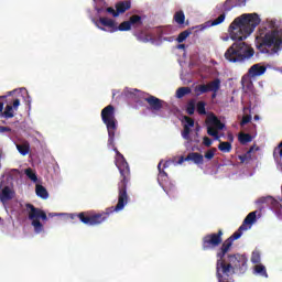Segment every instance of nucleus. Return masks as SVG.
Masks as SVG:
<instances>
[{
  "instance_id": "nucleus-1",
  "label": "nucleus",
  "mask_w": 282,
  "mask_h": 282,
  "mask_svg": "<svg viewBox=\"0 0 282 282\" xmlns=\"http://www.w3.org/2000/svg\"><path fill=\"white\" fill-rule=\"evenodd\" d=\"M116 108L112 105L106 106L101 110V120L107 127L108 131V147H111L116 153L115 164L120 173V182L118 183V203L113 207L106 208L105 212H82L77 215L82 224L86 226H100L105 224L113 213H120L124 209V206L129 204V194H127V184L131 182V169L124 155L116 148V131H118V120H116Z\"/></svg>"
},
{
  "instance_id": "nucleus-2",
  "label": "nucleus",
  "mask_w": 282,
  "mask_h": 282,
  "mask_svg": "<svg viewBox=\"0 0 282 282\" xmlns=\"http://www.w3.org/2000/svg\"><path fill=\"white\" fill-rule=\"evenodd\" d=\"M261 23V18L257 13H243L236 18L228 28L231 41H237L225 52V61L228 63H246L254 56V48L243 42Z\"/></svg>"
},
{
  "instance_id": "nucleus-3",
  "label": "nucleus",
  "mask_w": 282,
  "mask_h": 282,
  "mask_svg": "<svg viewBox=\"0 0 282 282\" xmlns=\"http://www.w3.org/2000/svg\"><path fill=\"white\" fill-rule=\"evenodd\" d=\"M249 230V227L241 226L235 231L229 238H227L220 246V248L216 252V276L218 282H235V272L240 274H245L246 270H248V258L237 254H228L232 249V243L237 241V239H241V235L243 231ZM226 254L227 260H226Z\"/></svg>"
},
{
  "instance_id": "nucleus-4",
  "label": "nucleus",
  "mask_w": 282,
  "mask_h": 282,
  "mask_svg": "<svg viewBox=\"0 0 282 282\" xmlns=\"http://www.w3.org/2000/svg\"><path fill=\"white\" fill-rule=\"evenodd\" d=\"M25 208L28 217L31 221V226L34 228V232H36V235H41V232L44 230L41 219L43 221H47V214L43 209L37 208L30 203L25 204Z\"/></svg>"
},
{
  "instance_id": "nucleus-5",
  "label": "nucleus",
  "mask_w": 282,
  "mask_h": 282,
  "mask_svg": "<svg viewBox=\"0 0 282 282\" xmlns=\"http://www.w3.org/2000/svg\"><path fill=\"white\" fill-rule=\"evenodd\" d=\"M273 47L275 50H280L282 45V39L279 36V31H269L261 37L260 44L257 47L260 50L262 54L268 53V48L265 47Z\"/></svg>"
},
{
  "instance_id": "nucleus-6",
  "label": "nucleus",
  "mask_w": 282,
  "mask_h": 282,
  "mask_svg": "<svg viewBox=\"0 0 282 282\" xmlns=\"http://www.w3.org/2000/svg\"><path fill=\"white\" fill-rule=\"evenodd\" d=\"M224 230L219 229L216 234H209L203 237L202 248L203 250H215L218 246H221L224 241Z\"/></svg>"
},
{
  "instance_id": "nucleus-7",
  "label": "nucleus",
  "mask_w": 282,
  "mask_h": 282,
  "mask_svg": "<svg viewBox=\"0 0 282 282\" xmlns=\"http://www.w3.org/2000/svg\"><path fill=\"white\" fill-rule=\"evenodd\" d=\"M144 25L142 17L139 14H133L129 18L128 21H123L118 25L119 32H129L131 28L135 31L140 30Z\"/></svg>"
},
{
  "instance_id": "nucleus-8",
  "label": "nucleus",
  "mask_w": 282,
  "mask_h": 282,
  "mask_svg": "<svg viewBox=\"0 0 282 282\" xmlns=\"http://www.w3.org/2000/svg\"><path fill=\"white\" fill-rule=\"evenodd\" d=\"M258 204H265L267 206H269V208H271V210H273V213H275L278 219H282V203L276 200L274 197H260L258 199Z\"/></svg>"
},
{
  "instance_id": "nucleus-9",
  "label": "nucleus",
  "mask_w": 282,
  "mask_h": 282,
  "mask_svg": "<svg viewBox=\"0 0 282 282\" xmlns=\"http://www.w3.org/2000/svg\"><path fill=\"white\" fill-rule=\"evenodd\" d=\"M221 89V79L215 78L208 84H202L195 87V91L197 96H202V94H208V91H219Z\"/></svg>"
},
{
  "instance_id": "nucleus-10",
  "label": "nucleus",
  "mask_w": 282,
  "mask_h": 282,
  "mask_svg": "<svg viewBox=\"0 0 282 282\" xmlns=\"http://www.w3.org/2000/svg\"><path fill=\"white\" fill-rule=\"evenodd\" d=\"M19 107H21V99H13L12 104H8L3 110L2 118L6 120H10V118H14V111H19Z\"/></svg>"
},
{
  "instance_id": "nucleus-11",
  "label": "nucleus",
  "mask_w": 282,
  "mask_h": 282,
  "mask_svg": "<svg viewBox=\"0 0 282 282\" xmlns=\"http://www.w3.org/2000/svg\"><path fill=\"white\" fill-rule=\"evenodd\" d=\"M144 100H145V102H148L151 111H161L165 105L164 100H162L153 95H150Z\"/></svg>"
},
{
  "instance_id": "nucleus-12",
  "label": "nucleus",
  "mask_w": 282,
  "mask_h": 282,
  "mask_svg": "<svg viewBox=\"0 0 282 282\" xmlns=\"http://www.w3.org/2000/svg\"><path fill=\"white\" fill-rule=\"evenodd\" d=\"M268 72V67L265 65H262L261 63L253 64L249 70L248 75L249 78H259V76H263Z\"/></svg>"
},
{
  "instance_id": "nucleus-13",
  "label": "nucleus",
  "mask_w": 282,
  "mask_h": 282,
  "mask_svg": "<svg viewBox=\"0 0 282 282\" xmlns=\"http://www.w3.org/2000/svg\"><path fill=\"white\" fill-rule=\"evenodd\" d=\"M10 199H14V191H12L10 186H4L0 191V202H2V204H6L7 202H10Z\"/></svg>"
},
{
  "instance_id": "nucleus-14",
  "label": "nucleus",
  "mask_w": 282,
  "mask_h": 282,
  "mask_svg": "<svg viewBox=\"0 0 282 282\" xmlns=\"http://www.w3.org/2000/svg\"><path fill=\"white\" fill-rule=\"evenodd\" d=\"M207 123L209 126H212L214 129H216L217 131H221L226 126L221 122V120H219V118H217V116L215 115H210L207 118Z\"/></svg>"
},
{
  "instance_id": "nucleus-15",
  "label": "nucleus",
  "mask_w": 282,
  "mask_h": 282,
  "mask_svg": "<svg viewBox=\"0 0 282 282\" xmlns=\"http://www.w3.org/2000/svg\"><path fill=\"white\" fill-rule=\"evenodd\" d=\"M99 23L104 25V28H109L111 32H118V25L116 24V21L109 18H99Z\"/></svg>"
},
{
  "instance_id": "nucleus-16",
  "label": "nucleus",
  "mask_w": 282,
  "mask_h": 282,
  "mask_svg": "<svg viewBox=\"0 0 282 282\" xmlns=\"http://www.w3.org/2000/svg\"><path fill=\"white\" fill-rule=\"evenodd\" d=\"M186 160L188 162H194V164H204V155L197 153V152H191L187 154Z\"/></svg>"
},
{
  "instance_id": "nucleus-17",
  "label": "nucleus",
  "mask_w": 282,
  "mask_h": 282,
  "mask_svg": "<svg viewBox=\"0 0 282 282\" xmlns=\"http://www.w3.org/2000/svg\"><path fill=\"white\" fill-rule=\"evenodd\" d=\"M116 10L119 15L124 14L127 10H131V1L126 0V1L118 2L116 4Z\"/></svg>"
},
{
  "instance_id": "nucleus-18",
  "label": "nucleus",
  "mask_w": 282,
  "mask_h": 282,
  "mask_svg": "<svg viewBox=\"0 0 282 282\" xmlns=\"http://www.w3.org/2000/svg\"><path fill=\"white\" fill-rule=\"evenodd\" d=\"M254 221H257V212H251L247 215L241 226L250 229L252 224H254Z\"/></svg>"
},
{
  "instance_id": "nucleus-19",
  "label": "nucleus",
  "mask_w": 282,
  "mask_h": 282,
  "mask_svg": "<svg viewBox=\"0 0 282 282\" xmlns=\"http://www.w3.org/2000/svg\"><path fill=\"white\" fill-rule=\"evenodd\" d=\"M133 36L141 43H149V41H152L151 35L144 31H134Z\"/></svg>"
},
{
  "instance_id": "nucleus-20",
  "label": "nucleus",
  "mask_w": 282,
  "mask_h": 282,
  "mask_svg": "<svg viewBox=\"0 0 282 282\" xmlns=\"http://www.w3.org/2000/svg\"><path fill=\"white\" fill-rule=\"evenodd\" d=\"M159 175H158V182L160 186H164V182H166L169 174L162 169V162L158 164Z\"/></svg>"
},
{
  "instance_id": "nucleus-21",
  "label": "nucleus",
  "mask_w": 282,
  "mask_h": 282,
  "mask_svg": "<svg viewBox=\"0 0 282 282\" xmlns=\"http://www.w3.org/2000/svg\"><path fill=\"white\" fill-rule=\"evenodd\" d=\"M218 149L221 153H230V151H232V143L230 141L219 140Z\"/></svg>"
},
{
  "instance_id": "nucleus-22",
  "label": "nucleus",
  "mask_w": 282,
  "mask_h": 282,
  "mask_svg": "<svg viewBox=\"0 0 282 282\" xmlns=\"http://www.w3.org/2000/svg\"><path fill=\"white\" fill-rule=\"evenodd\" d=\"M35 193L41 199H47L50 197V193H47V189L43 185H36Z\"/></svg>"
},
{
  "instance_id": "nucleus-23",
  "label": "nucleus",
  "mask_w": 282,
  "mask_h": 282,
  "mask_svg": "<svg viewBox=\"0 0 282 282\" xmlns=\"http://www.w3.org/2000/svg\"><path fill=\"white\" fill-rule=\"evenodd\" d=\"M17 149L20 155H28L30 153V142L24 141L23 143L17 144Z\"/></svg>"
},
{
  "instance_id": "nucleus-24",
  "label": "nucleus",
  "mask_w": 282,
  "mask_h": 282,
  "mask_svg": "<svg viewBox=\"0 0 282 282\" xmlns=\"http://www.w3.org/2000/svg\"><path fill=\"white\" fill-rule=\"evenodd\" d=\"M241 85L242 89H246L247 91H252V88L254 87V84H252V80H250L248 76H242Z\"/></svg>"
},
{
  "instance_id": "nucleus-25",
  "label": "nucleus",
  "mask_w": 282,
  "mask_h": 282,
  "mask_svg": "<svg viewBox=\"0 0 282 282\" xmlns=\"http://www.w3.org/2000/svg\"><path fill=\"white\" fill-rule=\"evenodd\" d=\"M174 21L177 23V25H184V22L186 21V15L184 14V11H177L174 14Z\"/></svg>"
},
{
  "instance_id": "nucleus-26",
  "label": "nucleus",
  "mask_w": 282,
  "mask_h": 282,
  "mask_svg": "<svg viewBox=\"0 0 282 282\" xmlns=\"http://www.w3.org/2000/svg\"><path fill=\"white\" fill-rule=\"evenodd\" d=\"M191 91V87H181L176 90V98H184V96H188Z\"/></svg>"
},
{
  "instance_id": "nucleus-27",
  "label": "nucleus",
  "mask_w": 282,
  "mask_h": 282,
  "mask_svg": "<svg viewBox=\"0 0 282 282\" xmlns=\"http://www.w3.org/2000/svg\"><path fill=\"white\" fill-rule=\"evenodd\" d=\"M238 140L240 144H248V142H252V135L250 133H240Z\"/></svg>"
},
{
  "instance_id": "nucleus-28",
  "label": "nucleus",
  "mask_w": 282,
  "mask_h": 282,
  "mask_svg": "<svg viewBox=\"0 0 282 282\" xmlns=\"http://www.w3.org/2000/svg\"><path fill=\"white\" fill-rule=\"evenodd\" d=\"M234 8H237V0H226L224 3L225 12H230Z\"/></svg>"
},
{
  "instance_id": "nucleus-29",
  "label": "nucleus",
  "mask_w": 282,
  "mask_h": 282,
  "mask_svg": "<svg viewBox=\"0 0 282 282\" xmlns=\"http://www.w3.org/2000/svg\"><path fill=\"white\" fill-rule=\"evenodd\" d=\"M192 34L191 30H185L183 32H181L178 34V36L176 37L177 43H184V41H186L187 37H189Z\"/></svg>"
},
{
  "instance_id": "nucleus-30",
  "label": "nucleus",
  "mask_w": 282,
  "mask_h": 282,
  "mask_svg": "<svg viewBox=\"0 0 282 282\" xmlns=\"http://www.w3.org/2000/svg\"><path fill=\"white\" fill-rule=\"evenodd\" d=\"M256 274H260L261 276L268 278V271L265 270V265L263 264H257L254 267Z\"/></svg>"
},
{
  "instance_id": "nucleus-31",
  "label": "nucleus",
  "mask_w": 282,
  "mask_h": 282,
  "mask_svg": "<svg viewBox=\"0 0 282 282\" xmlns=\"http://www.w3.org/2000/svg\"><path fill=\"white\" fill-rule=\"evenodd\" d=\"M196 110L199 116H206V101H198L196 105Z\"/></svg>"
},
{
  "instance_id": "nucleus-32",
  "label": "nucleus",
  "mask_w": 282,
  "mask_h": 282,
  "mask_svg": "<svg viewBox=\"0 0 282 282\" xmlns=\"http://www.w3.org/2000/svg\"><path fill=\"white\" fill-rule=\"evenodd\" d=\"M186 113H188V116H193V113H195V99H192L187 102Z\"/></svg>"
},
{
  "instance_id": "nucleus-33",
  "label": "nucleus",
  "mask_w": 282,
  "mask_h": 282,
  "mask_svg": "<svg viewBox=\"0 0 282 282\" xmlns=\"http://www.w3.org/2000/svg\"><path fill=\"white\" fill-rule=\"evenodd\" d=\"M207 133L208 135H212L213 138H215V140H219V132L213 126L207 127Z\"/></svg>"
},
{
  "instance_id": "nucleus-34",
  "label": "nucleus",
  "mask_w": 282,
  "mask_h": 282,
  "mask_svg": "<svg viewBox=\"0 0 282 282\" xmlns=\"http://www.w3.org/2000/svg\"><path fill=\"white\" fill-rule=\"evenodd\" d=\"M25 175L32 182H36L39 180V177H36V173H34V171L31 167L25 170Z\"/></svg>"
},
{
  "instance_id": "nucleus-35",
  "label": "nucleus",
  "mask_w": 282,
  "mask_h": 282,
  "mask_svg": "<svg viewBox=\"0 0 282 282\" xmlns=\"http://www.w3.org/2000/svg\"><path fill=\"white\" fill-rule=\"evenodd\" d=\"M251 262L253 263H261V252L259 251H253L251 254Z\"/></svg>"
},
{
  "instance_id": "nucleus-36",
  "label": "nucleus",
  "mask_w": 282,
  "mask_h": 282,
  "mask_svg": "<svg viewBox=\"0 0 282 282\" xmlns=\"http://www.w3.org/2000/svg\"><path fill=\"white\" fill-rule=\"evenodd\" d=\"M226 21V13L220 14L218 18L213 20L212 25H219Z\"/></svg>"
},
{
  "instance_id": "nucleus-37",
  "label": "nucleus",
  "mask_w": 282,
  "mask_h": 282,
  "mask_svg": "<svg viewBox=\"0 0 282 282\" xmlns=\"http://www.w3.org/2000/svg\"><path fill=\"white\" fill-rule=\"evenodd\" d=\"M182 138H184V140L191 139V128H188V126H184L183 132H182Z\"/></svg>"
},
{
  "instance_id": "nucleus-38",
  "label": "nucleus",
  "mask_w": 282,
  "mask_h": 282,
  "mask_svg": "<svg viewBox=\"0 0 282 282\" xmlns=\"http://www.w3.org/2000/svg\"><path fill=\"white\" fill-rule=\"evenodd\" d=\"M215 153H217V148H212L205 153V159L213 160V158H215Z\"/></svg>"
},
{
  "instance_id": "nucleus-39",
  "label": "nucleus",
  "mask_w": 282,
  "mask_h": 282,
  "mask_svg": "<svg viewBox=\"0 0 282 282\" xmlns=\"http://www.w3.org/2000/svg\"><path fill=\"white\" fill-rule=\"evenodd\" d=\"M252 121V116L246 115L242 117V120L240 121V127H246L249 122Z\"/></svg>"
},
{
  "instance_id": "nucleus-40",
  "label": "nucleus",
  "mask_w": 282,
  "mask_h": 282,
  "mask_svg": "<svg viewBox=\"0 0 282 282\" xmlns=\"http://www.w3.org/2000/svg\"><path fill=\"white\" fill-rule=\"evenodd\" d=\"M184 120L186 122L184 127H187L188 129H191L192 127H195V120L193 118L185 116Z\"/></svg>"
},
{
  "instance_id": "nucleus-41",
  "label": "nucleus",
  "mask_w": 282,
  "mask_h": 282,
  "mask_svg": "<svg viewBox=\"0 0 282 282\" xmlns=\"http://www.w3.org/2000/svg\"><path fill=\"white\" fill-rule=\"evenodd\" d=\"M106 12H108V14H112V17H120L118 13V9H113V7H109L106 9Z\"/></svg>"
},
{
  "instance_id": "nucleus-42",
  "label": "nucleus",
  "mask_w": 282,
  "mask_h": 282,
  "mask_svg": "<svg viewBox=\"0 0 282 282\" xmlns=\"http://www.w3.org/2000/svg\"><path fill=\"white\" fill-rule=\"evenodd\" d=\"M203 144L205 145V147H213V140L210 139V138H208V137H204V139H203Z\"/></svg>"
},
{
  "instance_id": "nucleus-43",
  "label": "nucleus",
  "mask_w": 282,
  "mask_h": 282,
  "mask_svg": "<svg viewBox=\"0 0 282 282\" xmlns=\"http://www.w3.org/2000/svg\"><path fill=\"white\" fill-rule=\"evenodd\" d=\"M3 98H7V96H0V100ZM3 107H4V104L0 101V118H3Z\"/></svg>"
},
{
  "instance_id": "nucleus-44",
  "label": "nucleus",
  "mask_w": 282,
  "mask_h": 282,
  "mask_svg": "<svg viewBox=\"0 0 282 282\" xmlns=\"http://www.w3.org/2000/svg\"><path fill=\"white\" fill-rule=\"evenodd\" d=\"M10 131H12L10 127L0 126V133H9Z\"/></svg>"
},
{
  "instance_id": "nucleus-45",
  "label": "nucleus",
  "mask_w": 282,
  "mask_h": 282,
  "mask_svg": "<svg viewBox=\"0 0 282 282\" xmlns=\"http://www.w3.org/2000/svg\"><path fill=\"white\" fill-rule=\"evenodd\" d=\"M238 160H240L241 164H243L246 160H248V155L247 154L239 155Z\"/></svg>"
},
{
  "instance_id": "nucleus-46",
  "label": "nucleus",
  "mask_w": 282,
  "mask_h": 282,
  "mask_svg": "<svg viewBox=\"0 0 282 282\" xmlns=\"http://www.w3.org/2000/svg\"><path fill=\"white\" fill-rule=\"evenodd\" d=\"M247 0H237V8H241V6H246Z\"/></svg>"
},
{
  "instance_id": "nucleus-47",
  "label": "nucleus",
  "mask_w": 282,
  "mask_h": 282,
  "mask_svg": "<svg viewBox=\"0 0 282 282\" xmlns=\"http://www.w3.org/2000/svg\"><path fill=\"white\" fill-rule=\"evenodd\" d=\"M184 162H188V160H186V156H185V158H184V156H181V158L178 159L177 164H184Z\"/></svg>"
},
{
  "instance_id": "nucleus-48",
  "label": "nucleus",
  "mask_w": 282,
  "mask_h": 282,
  "mask_svg": "<svg viewBox=\"0 0 282 282\" xmlns=\"http://www.w3.org/2000/svg\"><path fill=\"white\" fill-rule=\"evenodd\" d=\"M193 30H206L205 25L194 26Z\"/></svg>"
},
{
  "instance_id": "nucleus-49",
  "label": "nucleus",
  "mask_w": 282,
  "mask_h": 282,
  "mask_svg": "<svg viewBox=\"0 0 282 282\" xmlns=\"http://www.w3.org/2000/svg\"><path fill=\"white\" fill-rule=\"evenodd\" d=\"M177 50H186V44H178L176 46Z\"/></svg>"
},
{
  "instance_id": "nucleus-50",
  "label": "nucleus",
  "mask_w": 282,
  "mask_h": 282,
  "mask_svg": "<svg viewBox=\"0 0 282 282\" xmlns=\"http://www.w3.org/2000/svg\"><path fill=\"white\" fill-rule=\"evenodd\" d=\"M228 140H229V142L231 143V142H234L235 137L230 133V134H228Z\"/></svg>"
},
{
  "instance_id": "nucleus-51",
  "label": "nucleus",
  "mask_w": 282,
  "mask_h": 282,
  "mask_svg": "<svg viewBox=\"0 0 282 282\" xmlns=\"http://www.w3.org/2000/svg\"><path fill=\"white\" fill-rule=\"evenodd\" d=\"M213 94H212V98H213V100H215V98H217V91H212Z\"/></svg>"
},
{
  "instance_id": "nucleus-52",
  "label": "nucleus",
  "mask_w": 282,
  "mask_h": 282,
  "mask_svg": "<svg viewBox=\"0 0 282 282\" xmlns=\"http://www.w3.org/2000/svg\"><path fill=\"white\" fill-rule=\"evenodd\" d=\"M169 167V162H165L163 165V169H167Z\"/></svg>"
},
{
  "instance_id": "nucleus-53",
  "label": "nucleus",
  "mask_w": 282,
  "mask_h": 282,
  "mask_svg": "<svg viewBox=\"0 0 282 282\" xmlns=\"http://www.w3.org/2000/svg\"><path fill=\"white\" fill-rule=\"evenodd\" d=\"M254 120H259V116L258 115L254 116Z\"/></svg>"
},
{
  "instance_id": "nucleus-54",
  "label": "nucleus",
  "mask_w": 282,
  "mask_h": 282,
  "mask_svg": "<svg viewBox=\"0 0 282 282\" xmlns=\"http://www.w3.org/2000/svg\"><path fill=\"white\" fill-rule=\"evenodd\" d=\"M224 41H228V37H225Z\"/></svg>"
},
{
  "instance_id": "nucleus-55",
  "label": "nucleus",
  "mask_w": 282,
  "mask_h": 282,
  "mask_svg": "<svg viewBox=\"0 0 282 282\" xmlns=\"http://www.w3.org/2000/svg\"><path fill=\"white\" fill-rule=\"evenodd\" d=\"M11 95H12V91L9 93V96H11Z\"/></svg>"
},
{
  "instance_id": "nucleus-56",
  "label": "nucleus",
  "mask_w": 282,
  "mask_h": 282,
  "mask_svg": "<svg viewBox=\"0 0 282 282\" xmlns=\"http://www.w3.org/2000/svg\"><path fill=\"white\" fill-rule=\"evenodd\" d=\"M100 30H105V28H100Z\"/></svg>"
}]
</instances>
